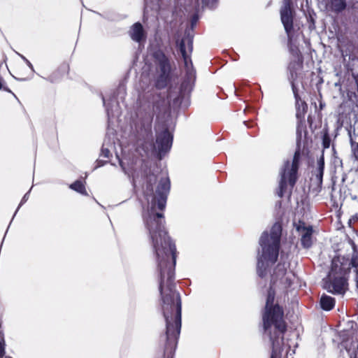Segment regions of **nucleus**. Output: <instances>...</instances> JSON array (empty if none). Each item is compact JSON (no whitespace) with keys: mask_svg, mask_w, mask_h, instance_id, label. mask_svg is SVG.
Listing matches in <instances>:
<instances>
[{"mask_svg":"<svg viewBox=\"0 0 358 358\" xmlns=\"http://www.w3.org/2000/svg\"><path fill=\"white\" fill-rule=\"evenodd\" d=\"M169 189V180L164 176L161 178L157 185L156 193L152 198L150 208L144 215V219L157 256V266L160 274L159 290L164 303L163 310L166 321V327H180V303L178 304L177 313L173 320L169 318L166 311L169 303L172 301L171 285L174 277L176 248L164 229L162 214L156 211V203L159 210H163L165 207L166 196Z\"/></svg>","mask_w":358,"mask_h":358,"instance_id":"nucleus-1","label":"nucleus"},{"mask_svg":"<svg viewBox=\"0 0 358 358\" xmlns=\"http://www.w3.org/2000/svg\"><path fill=\"white\" fill-rule=\"evenodd\" d=\"M282 227L280 223H275L268 235L264 232L260 238L261 254L258 257L257 272L264 275V271L273 264L278 257Z\"/></svg>","mask_w":358,"mask_h":358,"instance_id":"nucleus-2","label":"nucleus"},{"mask_svg":"<svg viewBox=\"0 0 358 358\" xmlns=\"http://www.w3.org/2000/svg\"><path fill=\"white\" fill-rule=\"evenodd\" d=\"M263 324L266 332L271 334L273 328L276 331L283 333L285 330V324L283 320V311L277 304H274V292L271 289L267 295L265 310L263 314Z\"/></svg>","mask_w":358,"mask_h":358,"instance_id":"nucleus-3","label":"nucleus"},{"mask_svg":"<svg viewBox=\"0 0 358 358\" xmlns=\"http://www.w3.org/2000/svg\"><path fill=\"white\" fill-rule=\"evenodd\" d=\"M347 268L341 259L334 258L331 262V270L324 282V288L329 292L343 293L346 289Z\"/></svg>","mask_w":358,"mask_h":358,"instance_id":"nucleus-4","label":"nucleus"},{"mask_svg":"<svg viewBox=\"0 0 358 358\" xmlns=\"http://www.w3.org/2000/svg\"><path fill=\"white\" fill-rule=\"evenodd\" d=\"M299 161V152L296 151L294 154L293 161L290 164L289 162L285 163V167L281 172V180L280 182L279 196H282L284 188L288 184L293 187L296 180V173Z\"/></svg>","mask_w":358,"mask_h":358,"instance_id":"nucleus-5","label":"nucleus"},{"mask_svg":"<svg viewBox=\"0 0 358 358\" xmlns=\"http://www.w3.org/2000/svg\"><path fill=\"white\" fill-rule=\"evenodd\" d=\"M280 15L285 30L287 34L289 40L291 41L293 27V13L289 1L286 2L284 6L281 8Z\"/></svg>","mask_w":358,"mask_h":358,"instance_id":"nucleus-6","label":"nucleus"},{"mask_svg":"<svg viewBox=\"0 0 358 358\" xmlns=\"http://www.w3.org/2000/svg\"><path fill=\"white\" fill-rule=\"evenodd\" d=\"M180 52L182 55L185 65L188 71L192 67V61L189 58V53L192 50V41L190 38H184L178 43Z\"/></svg>","mask_w":358,"mask_h":358,"instance_id":"nucleus-7","label":"nucleus"},{"mask_svg":"<svg viewBox=\"0 0 358 358\" xmlns=\"http://www.w3.org/2000/svg\"><path fill=\"white\" fill-rule=\"evenodd\" d=\"M350 358H358V329L343 343Z\"/></svg>","mask_w":358,"mask_h":358,"instance_id":"nucleus-8","label":"nucleus"},{"mask_svg":"<svg viewBox=\"0 0 358 358\" xmlns=\"http://www.w3.org/2000/svg\"><path fill=\"white\" fill-rule=\"evenodd\" d=\"M296 230L301 235V243L303 247L309 248L312 244L313 228L310 226H306L304 223L299 222L296 226Z\"/></svg>","mask_w":358,"mask_h":358,"instance_id":"nucleus-9","label":"nucleus"},{"mask_svg":"<svg viewBox=\"0 0 358 358\" xmlns=\"http://www.w3.org/2000/svg\"><path fill=\"white\" fill-rule=\"evenodd\" d=\"M171 136L168 131H163L159 134L156 141V146L159 152H166L171 147Z\"/></svg>","mask_w":358,"mask_h":358,"instance_id":"nucleus-10","label":"nucleus"},{"mask_svg":"<svg viewBox=\"0 0 358 358\" xmlns=\"http://www.w3.org/2000/svg\"><path fill=\"white\" fill-rule=\"evenodd\" d=\"M154 58L155 62L159 65L162 73L164 75L166 74L170 70V66L164 54L162 51L158 50L154 54Z\"/></svg>","mask_w":358,"mask_h":358,"instance_id":"nucleus-11","label":"nucleus"},{"mask_svg":"<svg viewBox=\"0 0 358 358\" xmlns=\"http://www.w3.org/2000/svg\"><path fill=\"white\" fill-rule=\"evenodd\" d=\"M130 36L136 42H141L145 39V34L143 26L140 23H135L131 28Z\"/></svg>","mask_w":358,"mask_h":358,"instance_id":"nucleus-12","label":"nucleus"},{"mask_svg":"<svg viewBox=\"0 0 358 358\" xmlns=\"http://www.w3.org/2000/svg\"><path fill=\"white\" fill-rule=\"evenodd\" d=\"M287 274L285 265L278 264L275 268L273 275V280L279 279L280 282L286 284L287 282V277H285Z\"/></svg>","mask_w":358,"mask_h":358,"instance_id":"nucleus-13","label":"nucleus"},{"mask_svg":"<svg viewBox=\"0 0 358 358\" xmlns=\"http://www.w3.org/2000/svg\"><path fill=\"white\" fill-rule=\"evenodd\" d=\"M320 305L323 310H330L335 305V300L329 296L323 295L320 299Z\"/></svg>","mask_w":358,"mask_h":358,"instance_id":"nucleus-14","label":"nucleus"},{"mask_svg":"<svg viewBox=\"0 0 358 358\" xmlns=\"http://www.w3.org/2000/svg\"><path fill=\"white\" fill-rule=\"evenodd\" d=\"M294 96L296 99V106L297 109V116L303 115L307 110V104L303 101L298 94L294 91Z\"/></svg>","mask_w":358,"mask_h":358,"instance_id":"nucleus-15","label":"nucleus"},{"mask_svg":"<svg viewBox=\"0 0 358 358\" xmlns=\"http://www.w3.org/2000/svg\"><path fill=\"white\" fill-rule=\"evenodd\" d=\"M70 188L82 194L87 195V192L85 190L84 184L79 180L76 181L74 183L71 184L70 185Z\"/></svg>","mask_w":358,"mask_h":358,"instance_id":"nucleus-16","label":"nucleus"},{"mask_svg":"<svg viewBox=\"0 0 358 358\" xmlns=\"http://www.w3.org/2000/svg\"><path fill=\"white\" fill-rule=\"evenodd\" d=\"M120 166L124 173L127 175H130L131 173V167H130V164L129 163V159L127 158H122L120 160Z\"/></svg>","mask_w":358,"mask_h":358,"instance_id":"nucleus-17","label":"nucleus"},{"mask_svg":"<svg viewBox=\"0 0 358 358\" xmlns=\"http://www.w3.org/2000/svg\"><path fill=\"white\" fill-rule=\"evenodd\" d=\"M329 3H330V4H327V7L336 6V7H338L337 8L335 9L336 11L342 10L345 6V1H329Z\"/></svg>","mask_w":358,"mask_h":358,"instance_id":"nucleus-18","label":"nucleus"},{"mask_svg":"<svg viewBox=\"0 0 358 358\" xmlns=\"http://www.w3.org/2000/svg\"><path fill=\"white\" fill-rule=\"evenodd\" d=\"M4 338L3 333L0 331V358H2L4 355Z\"/></svg>","mask_w":358,"mask_h":358,"instance_id":"nucleus-19","label":"nucleus"},{"mask_svg":"<svg viewBox=\"0 0 358 358\" xmlns=\"http://www.w3.org/2000/svg\"><path fill=\"white\" fill-rule=\"evenodd\" d=\"M320 180H322V172H323V166H324V162L322 159H320Z\"/></svg>","mask_w":358,"mask_h":358,"instance_id":"nucleus-20","label":"nucleus"},{"mask_svg":"<svg viewBox=\"0 0 358 358\" xmlns=\"http://www.w3.org/2000/svg\"><path fill=\"white\" fill-rule=\"evenodd\" d=\"M353 153L356 159H358V143L353 148Z\"/></svg>","mask_w":358,"mask_h":358,"instance_id":"nucleus-21","label":"nucleus"},{"mask_svg":"<svg viewBox=\"0 0 358 358\" xmlns=\"http://www.w3.org/2000/svg\"><path fill=\"white\" fill-rule=\"evenodd\" d=\"M27 61V63L28 64V66L30 67V68H32V65L28 61V60H26Z\"/></svg>","mask_w":358,"mask_h":358,"instance_id":"nucleus-22","label":"nucleus"},{"mask_svg":"<svg viewBox=\"0 0 358 358\" xmlns=\"http://www.w3.org/2000/svg\"><path fill=\"white\" fill-rule=\"evenodd\" d=\"M2 87H3V84L1 82V79L0 78V90L2 89Z\"/></svg>","mask_w":358,"mask_h":358,"instance_id":"nucleus-23","label":"nucleus"},{"mask_svg":"<svg viewBox=\"0 0 358 358\" xmlns=\"http://www.w3.org/2000/svg\"><path fill=\"white\" fill-rule=\"evenodd\" d=\"M26 199H27V194H26V195H24V198H23V200H24V201H25Z\"/></svg>","mask_w":358,"mask_h":358,"instance_id":"nucleus-24","label":"nucleus"}]
</instances>
